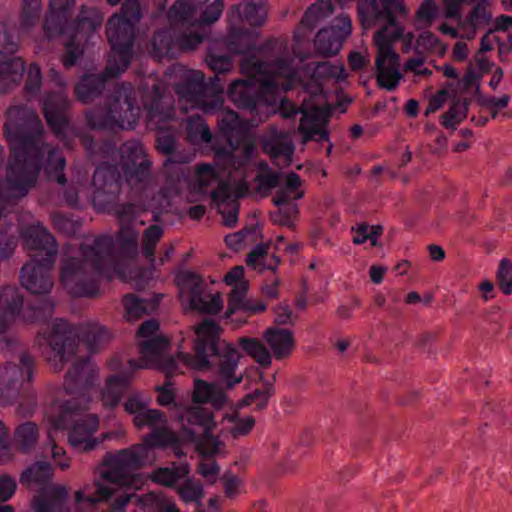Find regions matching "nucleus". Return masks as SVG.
<instances>
[{
	"instance_id": "nucleus-1",
	"label": "nucleus",
	"mask_w": 512,
	"mask_h": 512,
	"mask_svg": "<svg viewBox=\"0 0 512 512\" xmlns=\"http://www.w3.org/2000/svg\"><path fill=\"white\" fill-rule=\"evenodd\" d=\"M174 90L179 97L183 110L198 109L212 114L223 106V90L216 85L205 83V76L199 70L188 69L184 65L174 64L158 81L149 75L142 88L141 95L147 111L148 124L159 130L157 148L162 153L171 155L165 163L169 173L165 188L159 193V205L153 211L154 219L167 206L169 198L180 196L188 202H196L204 197L211 199L212 205L222 216L227 227H234L238 222L239 198L249 191L247 183L250 162L256 153L255 140L251 129L263 121L242 120L237 113L227 109L218 117L221 133L228 141L229 149H216V163L200 164L195 170V180L191 182L188 174L176 163H188L194 153L184 157L174 154L175 138L167 133V123L172 120L173 100L170 95Z\"/></svg>"
},
{
	"instance_id": "nucleus-2",
	"label": "nucleus",
	"mask_w": 512,
	"mask_h": 512,
	"mask_svg": "<svg viewBox=\"0 0 512 512\" xmlns=\"http://www.w3.org/2000/svg\"><path fill=\"white\" fill-rule=\"evenodd\" d=\"M103 157L92 178L91 202L98 211L114 210L120 222L116 240L109 235L85 237L76 250L72 244L63 249V267L60 280L67 292L74 297H90L99 291V280L119 277L131 282L136 288L144 285L142 272L130 270L129 265L139 254V230L137 224L144 225L140 212L132 204L113 208L121 191L123 180L131 188L146 182L149 177L150 162L146 158L143 145L136 140L128 141L120 148V163L113 144L100 147Z\"/></svg>"
},
{
	"instance_id": "nucleus-3",
	"label": "nucleus",
	"mask_w": 512,
	"mask_h": 512,
	"mask_svg": "<svg viewBox=\"0 0 512 512\" xmlns=\"http://www.w3.org/2000/svg\"><path fill=\"white\" fill-rule=\"evenodd\" d=\"M256 43L245 52L241 72L247 80H235L228 94L239 108L263 114L265 118L279 104V113L291 118L301 113L298 131L304 143L328 141L327 125L331 108L325 104L323 81H344L347 73L341 62L304 63L295 56L284 57L283 41H273L256 48Z\"/></svg>"
},
{
	"instance_id": "nucleus-4",
	"label": "nucleus",
	"mask_w": 512,
	"mask_h": 512,
	"mask_svg": "<svg viewBox=\"0 0 512 512\" xmlns=\"http://www.w3.org/2000/svg\"><path fill=\"white\" fill-rule=\"evenodd\" d=\"M220 332L214 320H204L195 329V355L179 352L173 358L168 355L169 339L159 333V323L154 319L144 321L137 331L140 359L129 360L124 370L119 356L109 362L110 369L119 374L108 378L101 392L103 405L114 407L119 403L136 370L158 368L168 374L182 373L180 363L196 370L211 367L228 389L234 388L243 379L236 373L241 354L234 344L219 339Z\"/></svg>"
},
{
	"instance_id": "nucleus-5",
	"label": "nucleus",
	"mask_w": 512,
	"mask_h": 512,
	"mask_svg": "<svg viewBox=\"0 0 512 512\" xmlns=\"http://www.w3.org/2000/svg\"><path fill=\"white\" fill-rule=\"evenodd\" d=\"M149 404L150 397L140 392L128 396L124 409L133 415V424L138 429L147 427L151 432L144 436L142 443L105 455L99 478L93 484L95 491L91 492L90 484L75 491V511L82 512L86 507L112 499L111 509L123 512L134 495L130 473L152 465L156 460L155 448L171 447L176 456L183 455L178 448L177 433L168 426L166 416L160 410L148 408Z\"/></svg>"
},
{
	"instance_id": "nucleus-6",
	"label": "nucleus",
	"mask_w": 512,
	"mask_h": 512,
	"mask_svg": "<svg viewBox=\"0 0 512 512\" xmlns=\"http://www.w3.org/2000/svg\"><path fill=\"white\" fill-rule=\"evenodd\" d=\"M78 338V330L63 319H55L44 337L51 349L48 362L56 371L62 370L65 363L73 361L63 384V391L71 398L55 400L45 417L50 424L48 436L51 440L52 429L62 430L70 426L69 444L76 451L87 452L122 433L105 432L99 438L94 436L99 428V417L84 413L91 402V391L98 378V369L89 358H77Z\"/></svg>"
},
{
	"instance_id": "nucleus-7",
	"label": "nucleus",
	"mask_w": 512,
	"mask_h": 512,
	"mask_svg": "<svg viewBox=\"0 0 512 512\" xmlns=\"http://www.w3.org/2000/svg\"><path fill=\"white\" fill-rule=\"evenodd\" d=\"M358 13L365 29L385 23L374 35L376 80L381 88L392 91L402 78L399 55L394 48L396 41H402L404 53L414 50L417 55L442 56L446 52V45L430 31L422 32L416 40L412 32L404 33L396 22L398 15L407 14L400 0H360Z\"/></svg>"
},
{
	"instance_id": "nucleus-8",
	"label": "nucleus",
	"mask_w": 512,
	"mask_h": 512,
	"mask_svg": "<svg viewBox=\"0 0 512 512\" xmlns=\"http://www.w3.org/2000/svg\"><path fill=\"white\" fill-rule=\"evenodd\" d=\"M222 0H176L165 14L166 27L156 31L150 54L161 60L191 51L207 36V26L223 12Z\"/></svg>"
},
{
	"instance_id": "nucleus-9",
	"label": "nucleus",
	"mask_w": 512,
	"mask_h": 512,
	"mask_svg": "<svg viewBox=\"0 0 512 512\" xmlns=\"http://www.w3.org/2000/svg\"><path fill=\"white\" fill-rule=\"evenodd\" d=\"M142 17L138 0H126L121 13H115L107 23L106 34L111 46L108 65L102 74L84 75L76 86L78 99L89 103L100 94L106 83L121 75L129 66L136 24Z\"/></svg>"
},
{
	"instance_id": "nucleus-10",
	"label": "nucleus",
	"mask_w": 512,
	"mask_h": 512,
	"mask_svg": "<svg viewBox=\"0 0 512 512\" xmlns=\"http://www.w3.org/2000/svg\"><path fill=\"white\" fill-rule=\"evenodd\" d=\"M75 0H50L43 30L48 40L66 36L63 65L74 66L84 52V44L88 43L98 28L101 27L103 15L96 8L83 7L78 19L70 22L71 10Z\"/></svg>"
},
{
	"instance_id": "nucleus-11",
	"label": "nucleus",
	"mask_w": 512,
	"mask_h": 512,
	"mask_svg": "<svg viewBox=\"0 0 512 512\" xmlns=\"http://www.w3.org/2000/svg\"><path fill=\"white\" fill-rule=\"evenodd\" d=\"M174 400L172 384L165 383L159 388L157 402L161 406L174 403L172 414L181 426L180 432L177 433L179 450L182 451L181 445L190 443L203 457L223 455L225 444L213 434L217 425L213 413L201 406H186Z\"/></svg>"
},
{
	"instance_id": "nucleus-12",
	"label": "nucleus",
	"mask_w": 512,
	"mask_h": 512,
	"mask_svg": "<svg viewBox=\"0 0 512 512\" xmlns=\"http://www.w3.org/2000/svg\"><path fill=\"white\" fill-rule=\"evenodd\" d=\"M22 236L31 260L21 269V285L33 294L49 293L53 287L50 271L57 254L56 241L40 222L26 227Z\"/></svg>"
},
{
	"instance_id": "nucleus-13",
	"label": "nucleus",
	"mask_w": 512,
	"mask_h": 512,
	"mask_svg": "<svg viewBox=\"0 0 512 512\" xmlns=\"http://www.w3.org/2000/svg\"><path fill=\"white\" fill-rule=\"evenodd\" d=\"M134 94L129 83H121L110 96L107 107L86 114L87 124L93 129H134L140 116Z\"/></svg>"
},
{
	"instance_id": "nucleus-14",
	"label": "nucleus",
	"mask_w": 512,
	"mask_h": 512,
	"mask_svg": "<svg viewBox=\"0 0 512 512\" xmlns=\"http://www.w3.org/2000/svg\"><path fill=\"white\" fill-rule=\"evenodd\" d=\"M51 81L55 83L58 91L45 94L42 100L44 117L56 135L66 147H70L74 139L78 138L89 153L93 152V140L84 135L75 125L71 124L65 115L69 101L65 92V81L55 70L51 69L48 74Z\"/></svg>"
},
{
	"instance_id": "nucleus-15",
	"label": "nucleus",
	"mask_w": 512,
	"mask_h": 512,
	"mask_svg": "<svg viewBox=\"0 0 512 512\" xmlns=\"http://www.w3.org/2000/svg\"><path fill=\"white\" fill-rule=\"evenodd\" d=\"M266 9L263 0H249L245 4L235 6L229 12L231 28L226 38V46L232 53H245L256 43L258 34L254 31H243L236 28L237 24L247 23L260 26L265 22Z\"/></svg>"
},
{
	"instance_id": "nucleus-16",
	"label": "nucleus",
	"mask_w": 512,
	"mask_h": 512,
	"mask_svg": "<svg viewBox=\"0 0 512 512\" xmlns=\"http://www.w3.org/2000/svg\"><path fill=\"white\" fill-rule=\"evenodd\" d=\"M179 298L185 309L205 314H216L223 307L219 293H213L200 275L191 271H182L176 276Z\"/></svg>"
},
{
	"instance_id": "nucleus-17",
	"label": "nucleus",
	"mask_w": 512,
	"mask_h": 512,
	"mask_svg": "<svg viewBox=\"0 0 512 512\" xmlns=\"http://www.w3.org/2000/svg\"><path fill=\"white\" fill-rule=\"evenodd\" d=\"M22 307V297L15 287H6L0 296V333L4 334L7 327L16 321L33 323L50 317L54 304L49 300H41L37 306Z\"/></svg>"
},
{
	"instance_id": "nucleus-18",
	"label": "nucleus",
	"mask_w": 512,
	"mask_h": 512,
	"mask_svg": "<svg viewBox=\"0 0 512 512\" xmlns=\"http://www.w3.org/2000/svg\"><path fill=\"white\" fill-rule=\"evenodd\" d=\"M301 179L295 173L286 175L282 185L274 194L272 201L278 208L271 213V220L279 225L290 226L298 214L296 201L302 198Z\"/></svg>"
},
{
	"instance_id": "nucleus-19",
	"label": "nucleus",
	"mask_w": 512,
	"mask_h": 512,
	"mask_svg": "<svg viewBox=\"0 0 512 512\" xmlns=\"http://www.w3.org/2000/svg\"><path fill=\"white\" fill-rule=\"evenodd\" d=\"M227 285L232 286V291L228 298L227 317L238 312L245 314H254L266 309V304L262 301L256 303L246 299L248 284L244 280V269L242 266L232 268L224 277Z\"/></svg>"
},
{
	"instance_id": "nucleus-20",
	"label": "nucleus",
	"mask_w": 512,
	"mask_h": 512,
	"mask_svg": "<svg viewBox=\"0 0 512 512\" xmlns=\"http://www.w3.org/2000/svg\"><path fill=\"white\" fill-rule=\"evenodd\" d=\"M352 31L351 19L345 14L339 15L333 25L321 29L315 38V48L321 55H333L340 51L343 42Z\"/></svg>"
},
{
	"instance_id": "nucleus-21",
	"label": "nucleus",
	"mask_w": 512,
	"mask_h": 512,
	"mask_svg": "<svg viewBox=\"0 0 512 512\" xmlns=\"http://www.w3.org/2000/svg\"><path fill=\"white\" fill-rule=\"evenodd\" d=\"M20 363L21 368L7 365L0 370V405L10 403L11 397L16 395L20 382L23 379L31 380L33 358L23 353L20 356Z\"/></svg>"
},
{
	"instance_id": "nucleus-22",
	"label": "nucleus",
	"mask_w": 512,
	"mask_h": 512,
	"mask_svg": "<svg viewBox=\"0 0 512 512\" xmlns=\"http://www.w3.org/2000/svg\"><path fill=\"white\" fill-rule=\"evenodd\" d=\"M262 146L276 165H288L294 154V144L291 135L287 132L271 128L268 135L263 138Z\"/></svg>"
},
{
	"instance_id": "nucleus-23",
	"label": "nucleus",
	"mask_w": 512,
	"mask_h": 512,
	"mask_svg": "<svg viewBox=\"0 0 512 512\" xmlns=\"http://www.w3.org/2000/svg\"><path fill=\"white\" fill-rule=\"evenodd\" d=\"M69 489L65 485H52L46 495L32 501L34 512H71L68 504Z\"/></svg>"
},
{
	"instance_id": "nucleus-24",
	"label": "nucleus",
	"mask_w": 512,
	"mask_h": 512,
	"mask_svg": "<svg viewBox=\"0 0 512 512\" xmlns=\"http://www.w3.org/2000/svg\"><path fill=\"white\" fill-rule=\"evenodd\" d=\"M333 13V6L330 0H319L314 3L303 16L297 27L294 39L297 45H300L306 37V32L311 31L317 24L325 20Z\"/></svg>"
},
{
	"instance_id": "nucleus-25",
	"label": "nucleus",
	"mask_w": 512,
	"mask_h": 512,
	"mask_svg": "<svg viewBox=\"0 0 512 512\" xmlns=\"http://www.w3.org/2000/svg\"><path fill=\"white\" fill-rule=\"evenodd\" d=\"M192 401L195 404L208 403L215 409H220L226 404L227 395L220 385L196 379L194 381Z\"/></svg>"
},
{
	"instance_id": "nucleus-26",
	"label": "nucleus",
	"mask_w": 512,
	"mask_h": 512,
	"mask_svg": "<svg viewBox=\"0 0 512 512\" xmlns=\"http://www.w3.org/2000/svg\"><path fill=\"white\" fill-rule=\"evenodd\" d=\"M264 339L276 359L287 358L294 349V336L288 329L268 328L264 333Z\"/></svg>"
},
{
	"instance_id": "nucleus-27",
	"label": "nucleus",
	"mask_w": 512,
	"mask_h": 512,
	"mask_svg": "<svg viewBox=\"0 0 512 512\" xmlns=\"http://www.w3.org/2000/svg\"><path fill=\"white\" fill-rule=\"evenodd\" d=\"M26 69L25 61L21 57L0 59V91L6 93L17 87Z\"/></svg>"
},
{
	"instance_id": "nucleus-28",
	"label": "nucleus",
	"mask_w": 512,
	"mask_h": 512,
	"mask_svg": "<svg viewBox=\"0 0 512 512\" xmlns=\"http://www.w3.org/2000/svg\"><path fill=\"white\" fill-rule=\"evenodd\" d=\"M487 2H479L471 11V13L464 19L460 14L453 19H459L458 26L462 32V37L473 39L477 29L487 25L491 19V13L487 10ZM461 7L459 8V10Z\"/></svg>"
},
{
	"instance_id": "nucleus-29",
	"label": "nucleus",
	"mask_w": 512,
	"mask_h": 512,
	"mask_svg": "<svg viewBox=\"0 0 512 512\" xmlns=\"http://www.w3.org/2000/svg\"><path fill=\"white\" fill-rule=\"evenodd\" d=\"M53 476L52 466L45 461H38L28 467L21 475V482L28 487L33 485H44L42 491L34 497L33 501L39 497L46 495L47 489L53 484L46 485V483Z\"/></svg>"
},
{
	"instance_id": "nucleus-30",
	"label": "nucleus",
	"mask_w": 512,
	"mask_h": 512,
	"mask_svg": "<svg viewBox=\"0 0 512 512\" xmlns=\"http://www.w3.org/2000/svg\"><path fill=\"white\" fill-rule=\"evenodd\" d=\"M190 473L187 463H172L167 467H158L149 473V479L164 487H173Z\"/></svg>"
},
{
	"instance_id": "nucleus-31",
	"label": "nucleus",
	"mask_w": 512,
	"mask_h": 512,
	"mask_svg": "<svg viewBox=\"0 0 512 512\" xmlns=\"http://www.w3.org/2000/svg\"><path fill=\"white\" fill-rule=\"evenodd\" d=\"M223 430L233 438L248 435L255 426L253 416H240L237 411L225 414L223 417Z\"/></svg>"
},
{
	"instance_id": "nucleus-32",
	"label": "nucleus",
	"mask_w": 512,
	"mask_h": 512,
	"mask_svg": "<svg viewBox=\"0 0 512 512\" xmlns=\"http://www.w3.org/2000/svg\"><path fill=\"white\" fill-rule=\"evenodd\" d=\"M157 302L140 299L133 294H128L123 298V306L125 309V318L129 322L138 320L142 315L153 310Z\"/></svg>"
},
{
	"instance_id": "nucleus-33",
	"label": "nucleus",
	"mask_w": 512,
	"mask_h": 512,
	"mask_svg": "<svg viewBox=\"0 0 512 512\" xmlns=\"http://www.w3.org/2000/svg\"><path fill=\"white\" fill-rule=\"evenodd\" d=\"M163 227L159 224H153L147 227L142 233L141 239V253L145 256L151 265L154 264V253L156 245L159 243L163 236Z\"/></svg>"
},
{
	"instance_id": "nucleus-34",
	"label": "nucleus",
	"mask_w": 512,
	"mask_h": 512,
	"mask_svg": "<svg viewBox=\"0 0 512 512\" xmlns=\"http://www.w3.org/2000/svg\"><path fill=\"white\" fill-rule=\"evenodd\" d=\"M238 342L240 347L258 364L263 367H268L271 364V354L260 340L242 337Z\"/></svg>"
},
{
	"instance_id": "nucleus-35",
	"label": "nucleus",
	"mask_w": 512,
	"mask_h": 512,
	"mask_svg": "<svg viewBox=\"0 0 512 512\" xmlns=\"http://www.w3.org/2000/svg\"><path fill=\"white\" fill-rule=\"evenodd\" d=\"M187 137L192 144L209 143L212 134L205 124V121L199 115L187 119Z\"/></svg>"
},
{
	"instance_id": "nucleus-36",
	"label": "nucleus",
	"mask_w": 512,
	"mask_h": 512,
	"mask_svg": "<svg viewBox=\"0 0 512 512\" xmlns=\"http://www.w3.org/2000/svg\"><path fill=\"white\" fill-rule=\"evenodd\" d=\"M42 13V0H23L20 25L23 30L34 27Z\"/></svg>"
},
{
	"instance_id": "nucleus-37",
	"label": "nucleus",
	"mask_w": 512,
	"mask_h": 512,
	"mask_svg": "<svg viewBox=\"0 0 512 512\" xmlns=\"http://www.w3.org/2000/svg\"><path fill=\"white\" fill-rule=\"evenodd\" d=\"M16 441L23 451L29 450L38 441V428L33 423H24L16 430Z\"/></svg>"
},
{
	"instance_id": "nucleus-38",
	"label": "nucleus",
	"mask_w": 512,
	"mask_h": 512,
	"mask_svg": "<svg viewBox=\"0 0 512 512\" xmlns=\"http://www.w3.org/2000/svg\"><path fill=\"white\" fill-rule=\"evenodd\" d=\"M272 392V385H267L264 390L255 389L252 393L247 394L237 404V408L240 409L246 406H255L258 410L263 409L266 407Z\"/></svg>"
},
{
	"instance_id": "nucleus-39",
	"label": "nucleus",
	"mask_w": 512,
	"mask_h": 512,
	"mask_svg": "<svg viewBox=\"0 0 512 512\" xmlns=\"http://www.w3.org/2000/svg\"><path fill=\"white\" fill-rule=\"evenodd\" d=\"M259 168L264 171L256 177L257 190L259 193L264 194L276 187L280 182V178L279 174L273 172L265 162L259 163Z\"/></svg>"
},
{
	"instance_id": "nucleus-40",
	"label": "nucleus",
	"mask_w": 512,
	"mask_h": 512,
	"mask_svg": "<svg viewBox=\"0 0 512 512\" xmlns=\"http://www.w3.org/2000/svg\"><path fill=\"white\" fill-rule=\"evenodd\" d=\"M18 40L12 35V27L7 23H0V55L11 56L18 50Z\"/></svg>"
},
{
	"instance_id": "nucleus-41",
	"label": "nucleus",
	"mask_w": 512,
	"mask_h": 512,
	"mask_svg": "<svg viewBox=\"0 0 512 512\" xmlns=\"http://www.w3.org/2000/svg\"><path fill=\"white\" fill-rule=\"evenodd\" d=\"M180 498L186 502H199L203 497L202 485L192 479L185 480L178 488Z\"/></svg>"
},
{
	"instance_id": "nucleus-42",
	"label": "nucleus",
	"mask_w": 512,
	"mask_h": 512,
	"mask_svg": "<svg viewBox=\"0 0 512 512\" xmlns=\"http://www.w3.org/2000/svg\"><path fill=\"white\" fill-rule=\"evenodd\" d=\"M467 106L465 102H455L443 115L441 124L445 128L454 129L466 117Z\"/></svg>"
},
{
	"instance_id": "nucleus-43",
	"label": "nucleus",
	"mask_w": 512,
	"mask_h": 512,
	"mask_svg": "<svg viewBox=\"0 0 512 512\" xmlns=\"http://www.w3.org/2000/svg\"><path fill=\"white\" fill-rule=\"evenodd\" d=\"M381 232V226L359 225L354 230L353 242L363 244L369 241L371 246H376Z\"/></svg>"
},
{
	"instance_id": "nucleus-44",
	"label": "nucleus",
	"mask_w": 512,
	"mask_h": 512,
	"mask_svg": "<svg viewBox=\"0 0 512 512\" xmlns=\"http://www.w3.org/2000/svg\"><path fill=\"white\" fill-rule=\"evenodd\" d=\"M497 281L501 291L505 295L512 293V263L507 259H503L500 262Z\"/></svg>"
},
{
	"instance_id": "nucleus-45",
	"label": "nucleus",
	"mask_w": 512,
	"mask_h": 512,
	"mask_svg": "<svg viewBox=\"0 0 512 512\" xmlns=\"http://www.w3.org/2000/svg\"><path fill=\"white\" fill-rule=\"evenodd\" d=\"M42 84V72L38 64H30L27 71V78L24 86L25 92L34 96L39 91Z\"/></svg>"
},
{
	"instance_id": "nucleus-46",
	"label": "nucleus",
	"mask_w": 512,
	"mask_h": 512,
	"mask_svg": "<svg viewBox=\"0 0 512 512\" xmlns=\"http://www.w3.org/2000/svg\"><path fill=\"white\" fill-rule=\"evenodd\" d=\"M206 62L208 66L215 72L223 73L228 72L232 69V59L228 55H216L212 51H209L206 56Z\"/></svg>"
},
{
	"instance_id": "nucleus-47",
	"label": "nucleus",
	"mask_w": 512,
	"mask_h": 512,
	"mask_svg": "<svg viewBox=\"0 0 512 512\" xmlns=\"http://www.w3.org/2000/svg\"><path fill=\"white\" fill-rule=\"evenodd\" d=\"M109 337V331L104 326L99 324L90 325L86 332V341L90 346V349H93L94 346L98 343L107 341Z\"/></svg>"
},
{
	"instance_id": "nucleus-48",
	"label": "nucleus",
	"mask_w": 512,
	"mask_h": 512,
	"mask_svg": "<svg viewBox=\"0 0 512 512\" xmlns=\"http://www.w3.org/2000/svg\"><path fill=\"white\" fill-rule=\"evenodd\" d=\"M266 257V248L263 245L256 246L247 257V264L253 268H260V269H274V267L278 264V260L274 258L275 265H268L265 266L263 261Z\"/></svg>"
},
{
	"instance_id": "nucleus-49",
	"label": "nucleus",
	"mask_w": 512,
	"mask_h": 512,
	"mask_svg": "<svg viewBox=\"0 0 512 512\" xmlns=\"http://www.w3.org/2000/svg\"><path fill=\"white\" fill-rule=\"evenodd\" d=\"M404 71L411 72L416 76H428L432 71L425 67V56L417 55L410 58L404 64Z\"/></svg>"
},
{
	"instance_id": "nucleus-50",
	"label": "nucleus",
	"mask_w": 512,
	"mask_h": 512,
	"mask_svg": "<svg viewBox=\"0 0 512 512\" xmlns=\"http://www.w3.org/2000/svg\"><path fill=\"white\" fill-rule=\"evenodd\" d=\"M439 9L434 0H424L417 10V19L427 24L438 16Z\"/></svg>"
},
{
	"instance_id": "nucleus-51",
	"label": "nucleus",
	"mask_w": 512,
	"mask_h": 512,
	"mask_svg": "<svg viewBox=\"0 0 512 512\" xmlns=\"http://www.w3.org/2000/svg\"><path fill=\"white\" fill-rule=\"evenodd\" d=\"M218 464L211 459H203L199 464V473L210 483H214L219 475Z\"/></svg>"
},
{
	"instance_id": "nucleus-52",
	"label": "nucleus",
	"mask_w": 512,
	"mask_h": 512,
	"mask_svg": "<svg viewBox=\"0 0 512 512\" xmlns=\"http://www.w3.org/2000/svg\"><path fill=\"white\" fill-rule=\"evenodd\" d=\"M16 240L12 235L1 232L0 234V261L10 257L15 249Z\"/></svg>"
},
{
	"instance_id": "nucleus-53",
	"label": "nucleus",
	"mask_w": 512,
	"mask_h": 512,
	"mask_svg": "<svg viewBox=\"0 0 512 512\" xmlns=\"http://www.w3.org/2000/svg\"><path fill=\"white\" fill-rule=\"evenodd\" d=\"M51 457L61 470H66L70 467V458L67 456L65 450L55 443L51 444Z\"/></svg>"
},
{
	"instance_id": "nucleus-54",
	"label": "nucleus",
	"mask_w": 512,
	"mask_h": 512,
	"mask_svg": "<svg viewBox=\"0 0 512 512\" xmlns=\"http://www.w3.org/2000/svg\"><path fill=\"white\" fill-rule=\"evenodd\" d=\"M275 322L277 324L293 323L296 316L292 313L291 309L286 305H278L274 310Z\"/></svg>"
},
{
	"instance_id": "nucleus-55",
	"label": "nucleus",
	"mask_w": 512,
	"mask_h": 512,
	"mask_svg": "<svg viewBox=\"0 0 512 512\" xmlns=\"http://www.w3.org/2000/svg\"><path fill=\"white\" fill-rule=\"evenodd\" d=\"M16 483L8 476L0 477V501H7L15 492Z\"/></svg>"
},
{
	"instance_id": "nucleus-56",
	"label": "nucleus",
	"mask_w": 512,
	"mask_h": 512,
	"mask_svg": "<svg viewBox=\"0 0 512 512\" xmlns=\"http://www.w3.org/2000/svg\"><path fill=\"white\" fill-rule=\"evenodd\" d=\"M246 235L247 232L245 231H238L228 234L225 237V243L232 250L238 251L244 246Z\"/></svg>"
},
{
	"instance_id": "nucleus-57",
	"label": "nucleus",
	"mask_w": 512,
	"mask_h": 512,
	"mask_svg": "<svg viewBox=\"0 0 512 512\" xmlns=\"http://www.w3.org/2000/svg\"><path fill=\"white\" fill-rule=\"evenodd\" d=\"M476 0H445L444 16L445 18H454L459 15L460 5L463 3H473Z\"/></svg>"
},
{
	"instance_id": "nucleus-58",
	"label": "nucleus",
	"mask_w": 512,
	"mask_h": 512,
	"mask_svg": "<svg viewBox=\"0 0 512 512\" xmlns=\"http://www.w3.org/2000/svg\"><path fill=\"white\" fill-rule=\"evenodd\" d=\"M53 224L57 229L65 233H71L75 230V223L63 214H55L53 216Z\"/></svg>"
},
{
	"instance_id": "nucleus-59",
	"label": "nucleus",
	"mask_w": 512,
	"mask_h": 512,
	"mask_svg": "<svg viewBox=\"0 0 512 512\" xmlns=\"http://www.w3.org/2000/svg\"><path fill=\"white\" fill-rule=\"evenodd\" d=\"M6 435L7 430L0 421V463H5L12 458L10 447L5 442Z\"/></svg>"
},
{
	"instance_id": "nucleus-60",
	"label": "nucleus",
	"mask_w": 512,
	"mask_h": 512,
	"mask_svg": "<svg viewBox=\"0 0 512 512\" xmlns=\"http://www.w3.org/2000/svg\"><path fill=\"white\" fill-rule=\"evenodd\" d=\"M349 65L353 70H360L367 64H369L370 59L367 54H362L360 52H351L348 57Z\"/></svg>"
},
{
	"instance_id": "nucleus-61",
	"label": "nucleus",
	"mask_w": 512,
	"mask_h": 512,
	"mask_svg": "<svg viewBox=\"0 0 512 512\" xmlns=\"http://www.w3.org/2000/svg\"><path fill=\"white\" fill-rule=\"evenodd\" d=\"M509 102V96L502 95L500 97H490L486 100L487 105L493 109L494 111H498L504 107L507 106ZM495 113H493V116H495Z\"/></svg>"
},
{
	"instance_id": "nucleus-62",
	"label": "nucleus",
	"mask_w": 512,
	"mask_h": 512,
	"mask_svg": "<svg viewBox=\"0 0 512 512\" xmlns=\"http://www.w3.org/2000/svg\"><path fill=\"white\" fill-rule=\"evenodd\" d=\"M81 186L80 183H77V186L73 185L65 191L64 197L70 206H76L78 204V193L80 192Z\"/></svg>"
},
{
	"instance_id": "nucleus-63",
	"label": "nucleus",
	"mask_w": 512,
	"mask_h": 512,
	"mask_svg": "<svg viewBox=\"0 0 512 512\" xmlns=\"http://www.w3.org/2000/svg\"><path fill=\"white\" fill-rule=\"evenodd\" d=\"M469 54L468 46L465 42H457L453 48V57L457 61H464Z\"/></svg>"
},
{
	"instance_id": "nucleus-64",
	"label": "nucleus",
	"mask_w": 512,
	"mask_h": 512,
	"mask_svg": "<svg viewBox=\"0 0 512 512\" xmlns=\"http://www.w3.org/2000/svg\"><path fill=\"white\" fill-rule=\"evenodd\" d=\"M240 481L235 478H229L224 483V490L227 496L232 497L237 493V490L239 488Z\"/></svg>"
}]
</instances>
